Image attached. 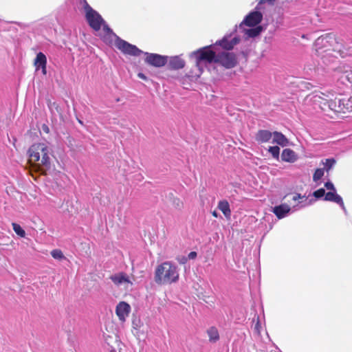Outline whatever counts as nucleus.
<instances>
[{"instance_id":"f257e3e1","label":"nucleus","mask_w":352,"mask_h":352,"mask_svg":"<svg viewBox=\"0 0 352 352\" xmlns=\"http://www.w3.org/2000/svg\"><path fill=\"white\" fill-rule=\"evenodd\" d=\"M29 163L36 171L45 175L50 168V150L44 143L33 144L28 149Z\"/></svg>"},{"instance_id":"f03ea898","label":"nucleus","mask_w":352,"mask_h":352,"mask_svg":"<svg viewBox=\"0 0 352 352\" xmlns=\"http://www.w3.org/2000/svg\"><path fill=\"white\" fill-rule=\"evenodd\" d=\"M85 14V19L91 28L98 32L102 29L99 36L104 42H110L116 36L112 30L106 23L102 16L95 10L91 9Z\"/></svg>"},{"instance_id":"7ed1b4c3","label":"nucleus","mask_w":352,"mask_h":352,"mask_svg":"<svg viewBox=\"0 0 352 352\" xmlns=\"http://www.w3.org/2000/svg\"><path fill=\"white\" fill-rule=\"evenodd\" d=\"M179 274L177 266L170 261H165L157 265L154 279L159 285H171L178 281Z\"/></svg>"},{"instance_id":"20e7f679","label":"nucleus","mask_w":352,"mask_h":352,"mask_svg":"<svg viewBox=\"0 0 352 352\" xmlns=\"http://www.w3.org/2000/svg\"><path fill=\"white\" fill-rule=\"evenodd\" d=\"M211 45L201 47L194 52L196 58V65L199 67L201 62L216 63L217 54L210 49Z\"/></svg>"},{"instance_id":"39448f33","label":"nucleus","mask_w":352,"mask_h":352,"mask_svg":"<svg viewBox=\"0 0 352 352\" xmlns=\"http://www.w3.org/2000/svg\"><path fill=\"white\" fill-rule=\"evenodd\" d=\"M311 99L314 105L320 107L327 116L333 117L331 104L333 99H329L328 96L323 93L314 94Z\"/></svg>"},{"instance_id":"423d86ee","label":"nucleus","mask_w":352,"mask_h":352,"mask_svg":"<svg viewBox=\"0 0 352 352\" xmlns=\"http://www.w3.org/2000/svg\"><path fill=\"white\" fill-rule=\"evenodd\" d=\"M332 113L334 114H345L352 112V102L349 98H338L333 99L332 102Z\"/></svg>"},{"instance_id":"0eeeda50","label":"nucleus","mask_w":352,"mask_h":352,"mask_svg":"<svg viewBox=\"0 0 352 352\" xmlns=\"http://www.w3.org/2000/svg\"><path fill=\"white\" fill-rule=\"evenodd\" d=\"M237 57L233 52H222L217 54L216 63L226 69L234 68L237 65Z\"/></svg>"},{"instance_id":"6e6552de","label":"nucleus","mask_w":352,"mask_h":352,"mask_svg":"<svg viewBox=\"0 0 352 352\" xmlns=\"http://www.w3.org/2000/svg\"><path fill=\"white\" fill-rule=\"evenodd\" d=\"M116 47L120 50L124 54H128L133 56H139L142 54V51L138 49L135 45L130 44L129 43L121 39L116 35Z\"/></svg>"},{"instance_id":"1a4fd4ad","label":"nucleus","mask_w":352,"mask_h":352,"mask_svg":"<svg viewBox=\"0 0 352 352\" xmlns=\"http://www.w3.org/2000/svg\"><path fill=\"white\" fill-rule=\"evenodd\" d=\"M146 55L145 62L152 66L160 67L164 66L167 63V56L148 53H146Z\"/></svg>"},{"instance_id":"9d476101","label":"nucleus","mask_w":352,"mask_h":352,"mask_svg":"<svg viewBox=\"0 0 352 352\" xmlns=\"http://www.w3.org/2000/svg\"><path fill=\"white\" fill-rule=\"evenodd\" d=\"M131 311V307L130 305L124 302L121 301L120 302L116 308V314L117 316L118 317L119 320L122 322H124L126 317H128L129 313Z\"/></svg>"},{"instance_id":"9b49d317","label":"nucleus","mask_w":352,"mask_h":352,"mask_svg":"<svg viewBox=\"0 0 352 352\" xmlns=\"http://www.w3.org/2000/svg\"><path fill=\"white\" fill-rule=\"evenodd\" d=\"M262 19L263 16L260 12H252L246 16L241 25L244 23L249 27L255 26L262 21Z\"/></svg>"},{"instance_id":"f8f14e48","label":"nucleus","mask_w":352,"mask_h":352,"mask_svg":"<svg viewBox=\"0 0 352 352\" xmlns=\"http://www.w3.org/2000/svg\"><path fill=\"white\" fill-rule=\"evenodd\" d=\"M110 279L117 286L121 285H132L133 283L131 281L128 275L124 272L115 274L110 276Z\"/></svg>"},{"instance_id":"ddd939ff","label":"nucleus","mask_w":352,"mask_h":352,"mask_svg":"<svg viewBox=\"0 0 352 352\" xmlns=\"http://www.w3.org/2000/svg\"><path fill=\"white\" fill-rule=\"evenodd\" d=\"M34 65L36 70H38L40 68H41L43 74L46 75L47 58L43 53L38 52L36 54V57L34 60Z\"/></svg>"},{"instance_id":"4468645a","label":"nucleus","mask_w":352,"mask_h":352,"mask_svg":"<svg viewBox=\"0 0 352 352\" xmlns=\"http://www.w3.org/2000/svg\"><path fill=\"white\" fill-rule=\"evenodd\" d=\"M239 41L240 39L237 37H234L232 40L223 38L221 40L217 41L215 44L220 45L224 50H231L239 43Z\"/></svg>"},{"instance_id":"2eb2a0df","label":"nucleus","mask_w":352,"mask_h":352,"mask_svg":"<svg viewBox=\"0 0 352 352\" xmlns=\"http://www.w3.org/2000/svg\"><path fill=\"white\" fill-rule=\"evenodd\" d=\"M273 135V133L268 130H258L255 135L256 140L260 143H265L270 140Z\"/></svg>"},{"instance_id":"dca6fc26","label":"nucleus","mask_w":352,"mask_h":352,"mask_svg":"<svg viewBox=\"0 0 352 352\" xmlns=\"http://www.w3.org/2000/svg\"><path fill=\"white\" fill-rule=\"evenodd\" d=\"M291 208L287 204H280L275 206L272 212L278 219H280L284 218L289 212Z\"/></svg>"},{"instance_id":"f3484780","label":"nucleus","mask_w":352,"mask_h":352,"mask_svg":"<svg viewBox=\"0 0 352 352\" xmlns=\"http://www.w3.org/2000/svg\"><path fill=\"white\" fill-rule=\"evenodd\" d=\"M324 199L325 201L335 202L339 204L342 208H344V204L343 202L342 198L339 195H338L336 191L327 192Z\"/></svg>"},{"instance_id":"a211bd4d","label":"nucleus","mask_w":352,"mask_h":352,"mask_svg":"<svg viewBox=\"0 0 352 352\" xmlns=\"http://www.w3.org/2000/svg\"><path fill=\"white\" fill-rule=\"evenodd\" d=\"M273 143H276L281 146H285L288 144V139L280 132H273Z\"/></svg>"},{"instance_id":"6ab92c4d","label":"nucleus","mask_w":352,"mask_h":352,"mask_svg":"<svg viewBox=\"0 0 352 352\" xmlns=\"http://www.w3.org/2000/svg\"><path fill=\"white\" fill-rule=\"evenodd\" d=\"M281 158L285 162H294L297 160V155L293 150L285 148L282 152Z\"/></svg>"},{"instance_id":"aec40b11","label":"nucleus","mask_w":352,"mask_h":352,"mask_svg":"<svg viewBox=\"0 0 352 352\" xmlns=\"http://www.w3.org/2000/svg\"><path fill=\"white\" fill-rule=\"evenodd\" d=\"M185 66V61L179 56H175L170 58L169 67L172 69H180Z\"/></svg>"},{"instance_id":"412c9836","label":"nucleus","mask_w":352,"mask_h":352,"mask_svg":"<svg viewBox=\"0 0 352 352\" xmlns=\"http://www.w3.org/2000/svg\"><path fill=\"white\" fill-rule=\"evenodd\" d=\"M218 208L223 212V214L226 218H230L231 210L230 208V204L228 201H220L218 204Z\"/></svg>"},{"instance_id":"4be33fe9","label":"nucleus","mask_w":352,"mask_h":352,"mask_svg":"<svg viewBox=\"0 0 352 352\" xmlns=\"http://www.w3.org/2000/svg\"><path fill=\"white\" fill-rule=\"evenodd\" d=\"M207 335L209 341L216 342L219 340V333L218 329L215 327H211L207 330Z\"/></svg>"},{"instance_id":"5701e85b","label":"nucleus","mask_w":352,"mask_h":352,"mask_svg":"<svg viewBox=\"0 0 352 352\" xmlns=\"http://www.w3.org/2000/svg\"><path fill=\"white\" fill-rule=\"evenodd\" d=\"M12 228L14 230V231L15 232V233L19 235V236L21 237H25V230L21 227L20 225L16 223H12Z\"/></svg>"},{"instance_id":"b1692460","label":"nucleus","mask_w":352,"mask_h":352,"mask_svg":"<svg viewBox=\"0 0 352 352\" xmlns=\"http://www.w3.org/2000/svg\"><path fill=\"white\" fill-rule=\"evenodd\" d=\"M51 255L54 258L57 260L65 259V256H64L63 252L59 249L53 250L51 252Z\"/></svg>"},{"instance_id":"393cba45","label":"nucleus","mask_w":352,"mask_h":352,"mask_svg":"<svg viewBox=\"0 0 352 352\" xmlns=\"http://www.w3.org/2000/svg\"><path fill=\"white\" fill-rule=\"evenodd\" d=\"M324 164V170L327 172H329V170L333 166L336 164V160L333 158L326 159L324 162H322Z\"/></svg>"},{"instance_id":"a878e982","label":"nucleus","mask_w":352,"mask_h":352,"mask_svg":"<svg viewBox=\"0 0 352 352\" xmlns=\"http://www.w3.org/2000/svg\"><path fill=\"white\" fill-rule=\"evenodd\" d=\"M324 170L323 168H317L314 175H313V180L315 182L319 181L324 175Z\"/></svg>"},{"instance_id":"bb28decb","label":"nucleus","mask_w":352,"mask_h":352,"mask_svg":"<svg viewBox=\"0 0 352 352\" xmlns=\"http://www.w3.org/2000/svg\"><path fill=\"white\" fill-rule=\"evenodd\" d=\"M261 32V27H256L253 29H249L246 31V34L249 37H255L258 36L260 32Z\"/></svg>"},{"instance_id":"cd10ccee","label":"nucleus","mask_w":352,"mask_h":352,"mask_svg":"<svg viewBox=\"0 0 352 352\" xmlns=\"http://www.w3.org/2000/svg\"><path fill=\"white\" fill-rule=\"evenodd\" d=\"M269 152L274 158H278L280 153V148L278 146H270Z\"/></svg>"},{"instance_id":"c85d7f7f","label":"nucleus","mask_w":352,"mask_h":352,"mask_svg":"<svg viewBox=\"0 0 352 352\" xmlns=\"http://www.w3.org/2000/svg\"><path fill=\"white\" fill-rule=\"evenodd\" d=\"M173 204L178 209H181L184 206L183 201L178 197H174L173 200Z\"/></svg>"},{"instance_id":"c756f323","label":"nucleus","mask_w":352,"mask_h":352,"mask_svg":"<svg viewBox=\"0 0 352 352\" xmlns=\"http://www.w3.org/2000/svg\"><path fill=\"white\" fill-rule=\"evenodd\" d=\"M325 190L324 188H319L317 190L314 192V196L317 198L320 199L322 197H325Z\"/></svg>"},{"instance_id":"7c9ffc66","label":"nucleus","mask_w":352,"mask_h":352,"mask_svg":"<svg viewBox=\"0 0 352 352\" xmlns=\"http://www.w3.org/2000/svg\"><path fill=\"white\" fill-rule=\"evenodd\" d=\"M80 4L83 7V9H84V11H85V13H86L87 12L91 10V9H93L90 6L89 4L88 3V2L87 1V0H80Z\"/></svg>"},{"instance_id":"2f4dec72","label":"nucleus","mask_w":352,"mask_h":352,"mask_svg":"<svg viewBox=\"0 0 352 352\" xmlns=\"http://www.w3.org/2000/svg\"><path fill=\"white\" fill-rule=\"evenodd\" d=\"M324 186L326 187V188L327 190H333V191H336V189H335V187L333 186V184L330 182H327L324 184Z\"/></svg>"},{"instance_id":"473e14b6","label":"nucleus","mask_w":352,"mask_h":352,"mask_svg":"<svg viewBox=\"0 0 352 352\" xmlns=\"http://www.w3.org/2000/svg\"><path fill=\"white\" fill-rule=\"evenodd\" d=\"M303 198H305V196H301L300 194H298V193H295L293 197H292V200L294 201H296L300 199H303Z\"/></svg>"},{"instance_id":"72a5a7b5","label":"nucleus","mask_w":352,"mask_h":352,"mask_svg":"<svg viewBox=\"0 0 352 352\" xmlns=\"http://www.w3.org/2000/svg\"><path fill=\"white\" fill-rule=\"evenodd\" d=\"M275 1H276V0H259L258 1V4L261 5V4H263V3H266V2H267L270 5H273Z\"/></svg>"},{"instance_id":"f704fd0d","label":"nucleus","mask_w":352,"mask_h":352,"mask_svg":"<svg viewBox=\"0 0 352 352\" xmlns=\"http://www.w3.org/2000/svg\"><path fill=\"white\" fill-rule=\"evenodd\" d=\"M197 257L196 252H190L188 255V259H195Z\"/></svg>"},{"instance_id":"c9c22d12","label":"nucleus","mask_w":352,"mask_h":352,"mask_svg":"<svg viewBox=\"0 0 352 352\" xmlns=\"http://www.w3.org/2000/svg\"><path fill=\"white\" fill-rule=\"evenodd\" d=\"M177 261L181 264H185L188 261V258L186 256H182L181 258H177Z\"/></svg>"},{"instance_id":"e433bc0d","label":"nucleus","mask_w":352,"mask_h":352,"mask_svg":"<svg viewBox=\"0 0 352 352\" xmlns=\"http://www.w3.org/2000/svg\"><path fill=\"white\" fill-rule=\"evenodd\" d=\"M138 76L139 78H142L143 80H146V76L144 74H142V73H139L138 74Z\"/></svg>"},{"instance_id":"4c0bfd02","label":"nucleus","mask_w":352,"mask_h":352,"mask_svg":"<svg viewBox=\"0 0 352 352\" xmlns=\"http://www.w3.org/2000/svg\"><path fill=\"white\" fill-rule=\"evenodd\" d=\"M212 216H213V217H218V213L217 212V211H213V212H212Z\"/></svg>"},{"instance_id":"58836bf2","label":"nucleus","mask_w":352,"mask_h":352,"mask_svg":"<svg viewBox=\"0 0 352 352\" xmlns=\"http://www.w3.org/2000/svg\"><path fill=\"white\" fill-rule=\"evenodd\" d=\"M43 130H44L45 131L48 132V128H47V126H43Z\"/></svg>"},{"instance_id":"ea45409f","label":"nucleus","mask_w":352,"mask_h":352,"mask_svg":"<svg viewBox=\"0 0 352 352\" xmlns=\"http://www.w3.org/2000/svg\"><path fill=\"white\" fill-rule=\"evenodd\" d=\"M43 130H44L45 131L48 132V128H47V126H43Z\"/></svg>"}]
</instances>
